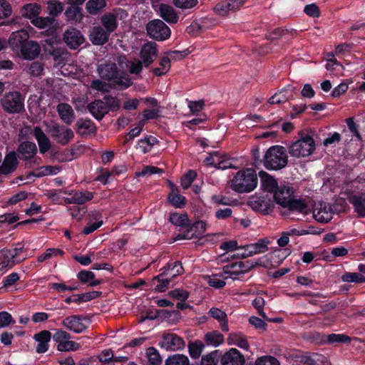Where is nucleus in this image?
I'll list each match as a JSON object with an SVG mask.
<instances>
[{"label":"nucleus","instance_id":"nucleus-63","mask_svg":"<svg viewBox=\"0 0 365 365\" xmlns=\"http://www.w3.org/2000/svg\"><path fill=\"white\" fill-rule=\"evenodd\" d=\"M255 365H280V364L274 356H263L256 360Z\"/></svg>","mask_w":365,"mask_h":365},{"label":"nucleus","instance_id":"nucleus-48","mask_svg":"<svg viewBox=\"0 0 365 365\" xmlns=\"http://www.w3.org/2000/svg\"><path fill=\"white\" fill-rule=\"evenodd\" d=\"M344 282L361 284L365 282V276L361 273L345 272L341 277Z\"/></svg>","mask_w":365,"mask_h":365},{"label":"nucleus","instance_id":"nucleus-51","mask_svg":"<svg viewBox=\"0 0 365 365\" xmlns=\"http://www.w3.org/2000/svg\"><path fill=\"white\" fill-rule=\"evenodd\" d=\"M148 359L147 365H161L162 359L158 351L153 346L149 347L146 352Z\"/></svg>","mask_w":365,"mask_h":365},{"label":"nucleus","instance_id":"nucleus-8","mask_svg":"<svg viewBox=\"0 0 365 365\" xmlns=\"http://www.w3.org/2000/svg\"><path fill=\"white\" fill-rule=\"evenodd\" d=\"M88 320L87 316L82 314H73L66 317L61 322V324L66 329L73 331L75 334H81L88 328V325L84 324L83 322Z\"/></svg>","mask_w":365,"mask_h":365},{"label":"nucleus","instance_id":"nucleus-16","mask_svg":"<svg viewBox=\"0 0 365 365\" xmlns=\"http://www.w3.org/2000/svg\"><path fill=\"white\" fill-rule=\"evenodd\" d=\"M40 51L41 47L38 42L29 39L16 54L24 59L34 60L38 56Z\"/></svg>","mask_w":365,"mask_h":365},{"label":"nucleus","instance_id":"nucleus-13","mask_svg":"<svg viewBox=\"0 0 365 365\" xmlns=\"http://www.w3.org/2000/svg\"><path fill=\"white\" fill-rule=\"evenodd\" d=\"M158 45L155 42L145 43L140 51V57L145 67L148 68L158 56Z\"/></svg>","mask_w":365,"mask_h":365},{"label":"nucleus","instance_id":"nucleus-42","mask_svg":"<svg viewBox=\"0 0 365 365\" xmlns=\"http://www.w3.org/2000/svg\"><path fill=\"white\" fill-rule=\"evenodd\" d=\"M207 345L218 346L224 341V336L217 331L207 332L204 337Z\"/></svg>","mask_w":365,"mask_h":365},{"label":"nucleus","instance_id":"nucleus-55","mask_svg":"<svg viewBox=\"0 0 365 365\" xmlns=\"http://www.w3.org/2000/svg\"><path fill=\"white\" fill-rule=\"evenodd\" d=\"M197 177L196 171L193 170H188L185 175H182L181 178V186L183 189H188L195 179Z\"/></svg>","mask_w":365,"mask_h":365},{"label":"nucleus","instance_id":"nucleus-14","mask_svg":"<svg viewBox=\"0 0 365 365\" xmlns=\"http://www.w3.org/2000/svg\"><path fill=\"white\" fill-rule=\"evenodd\" d=\"M16 153L20 160L28 161L36 156L38 148L35 143L26 140L19 143Z\"/></svg>","mask_w":365,"mask_h":365},{"label":"nucleus","instance_id":"nucleus-29","mask_svg":"<svg viewBox=\"0 0 365 365\" xmlns=\"http://www.w3.org/2000/svg\"><path fill=\"white\" fill-rule=\"evenodd\" d=\"M76 132L81 136L95 133L96 132V126L91 119L81 118L76 123Z\"/></svg>","mask_w":365,"mask_h":365},{"label":"nucleus","instance_id":"nucleus-19","mask_svg":"<svg viewBox=\"0 0 365 365\" xmlns=\"http://www.w3.org/2000/svg\"><path fill=\"white\" fill-rule=\"evenodd\" d=\"M19 165L16 153L11 151L7 153L1 165H0V175H9L15 171Z\"/></svg>","mask_w":365,"mask_h":365},{"label":"nucleus","instance_id":"nucleus-53","mask_svg":"<svg viewBox=\"0 0 365 365\" xmlns=\"http://www.w3.org/2000/svg\"><path fill=\"white\" fill-rule=\"evenodd\" d=\"M63 11V5L57 0H51L47 4V11L49 15L55 17Z\"/></svg>","mask_w":365,"mask_h":365},{"label":"nucleus","instance_id":"nucleus-20","mask_svg":"<svg viewBox=\"0 0 365 365\" xmlns=\"http://www.w3.org/2000/svg\"><path fill=\"white\" fill-rule=\"evenodd\" d=\"M87 109L97 120H102L108 113L107 105L103 99H96L91 102L88 104Z\"/></svg>","mask_w":365,"mask_h":365},{"label":"nucleus","instance_id":"nucleus-50","mask_svg":"<svg viewBox=\"0 0 365 365\" xmlns=\"http://www.w3.org/2000/svg\"><path fill=\"white\" fill-rule=\"evenodd\" d=\"M55 20L52 17H41L37 16L34 19H32L31 23L34 26L38 29H44L46 27L52 28L53 27V23Z\"/></svg>","mask_w":365,"mask_h":365},{"label":"nucleus","instance_id":"nucleus-52","mask_svg":"<svg viewBox=\"0 0 365 365\" xmlns=\"http://www.w3.org/2000/svg\"><path fill=\"white\" fill-rule=\"evenodd\" d=\"M327 341L328 344H347L351 341V338L348 335L343 334H330L327 336Z\"/></svg>","mask_w":365,"mask_h":365},{"label":"nucleus","instance_id":"nucleus-62","mask_svg":"<svg viewBox=\"0 0 365 365\" xmlns=\"http://www.w3.org/2000/svg\"><path fill=\"white\" fill-rule=\"evenodd\" d=\"M95 274L88 270H81L77 274V278L82 283V284H87L89 283L92 279H95Z\"/></svg>","mask_w":365,"mask_h":365},{"label":"nucleus","instance_id":"nucleus-6","mask_svg":"<svg viewBox=\"0 0 365 365\" xmlns=\"http://www.w3.org/2000/svg\"><path fill=\"white\" fill-rule=\"evenodd\" d=\"M257 266H262L259 260L257 262L247 260L232 263L223 268V274H225L223 275V277L225 279H227L229 277L233 279H238V276L243 275Z\"/></svg>","mask_w":365,"mask_h":365},{"label":"nucleus","instance_id":"nucleus-56","mask_svg":"<svg viewBox=\"0 0 365 365\" xmlns=\"http://www.w3.org/2000/svg\"><path fill=\"white\" fill-rule=\"evenodd\" d=\"M76 204L83 205L86 202L91 200L93 198V194L91 192H76L73 194Z\"/></svg>","mask_w":365,"mask_h":365},{"label":"nucleus","instance_id":"nucleus-59","mask_svg":"<svg viewBox=\"0 0 365 365\" xmlns=\"http://www.w3.org/2000/svg\"><path fill=\"white\" fill-rule=\"evenodd\" d=\"M189 292L181 289H175L168 292V296L181 302H185L189 297Z\"/></svg>","mask_w":365,"mask_h":365},{"label":"nucleus","instance_id":"nucleus-3","mask_svg":"<svg viewBox=\"0 0 365 365\" xmlns=\"http://www.w3.org/2000/svg\"><path fill=\"white\" fill-rule=\"evenodd\" d=\"M263 165L268 170H280L288 164L287 150L282 145L271 146L265 152Z\"/></svg>","mask_w":365,"mask_h":365},{"label":"nucleus","instance_id":"nucleus-5","mask_svg":"<svg viewBox=\"0 0 365 365\" xmlns=\"http://www.w3.org/2000/svg\"><path fill=\"white\" fill-rule=\"evenodd\" d=\"M0 103L3 110L9 114L20 113L24 110V98L19 91L6 93Z\"/></svg>","mask_w":365,"mask_h":365},{"label":"nucleus","instance_id":"nucleus-37","mask_svg":"<svg viewBox=\"0 0 365 365\" xmlns=\"http://www.w3.org/2000/svg\"><path fill=\"white\" fill-rule=\"evenodd\" d=\"M269 241L267 238H262L257 240V242L247 245V250H249L248 255H255L257 254L264 253L268 250V245Z\"/></svg>","mask_w":365,"mask_h":365},{"label":"nucleus","instance_id":"nucleus-17","mask_svg":"<svg viewBox=\"0 0 365 365\" xmlns=\"http://www.w3.org/2000/svg\"><path fill=\"white\" fill-rule=\"evenodd\" d=\"M244 356L235 348H231L224 354L221 352V365H244Z\"/></svg>","mask_w":365,"mask_h":365},{"label":"nucleus","instance_id":"nucleus-61","mask_svg":"<svg viewBox=\"0 0 365 365\" xmlns=\"http://www.w3.org/2000/svg\"><path fill=\"white\" fill-rule=\"evenodd\" d=\"M52 337L53 341L58 343V344H61L67 339H70L71 338V335L66 331L59 329L56 331Z\"/></svg>","mask_w":365,"mask_h":365},{"label":"nucleus","instance_id":"nucleus-46","mask_svg":"<svg viewBox=\"0 0 365 365\" xmlns=\"http://www.w3.org/2000/svg\"><path fill=\"white\" fill-rule=\"evenodd\" d=\"M160 68H154L152 72L155 76H161L165 74L170 68V60L168 56H163L159 62Z\"/></svg>","mask_w":365,"mask_h":365},{"label":"nucleus","instance_id":"nucleus-1","mask_svg":"<svg viewBox=\"0 0 365 365\" xmlns=\"http://www.w3.org/2000/svg\"><path fill=\"white\" fill-rule=\"evenodd\" d=\"M97 71L99 76L108 81L114 89L125 90L133 83L130 76L124 71L120 70L115 62L108 61L99 64Z\"/></svg>","mask_w":365,"mask_h":365},{"label":"nucleus","instance_id":"nucleus-18","mask_svg":"<svg viewBox=\"0 0 365 365\" xmlns=\"http://www.w3.org/2000/svg\"><path fill=\"white\" fill-rule=\"evenodd\" d=\"M110 36V34L101 26H96L90 31L89 39L93 45L102 46L108 41Z\"/></svg>","mask_w":365,"mask_h":365},{"label":"nucleus","instance_id":"nucleus-34","mask_svg":"<svg viewBox=\"0 0 365 365\" xmlns=\"http://www.w3.org/2000/svg\"><path fill=\"white\" fill-rule=\"evenodd\" d=\"M101 23L103 25L102 27L111 34L118 26L117 15L112 12L106 13L101 16Z\"/></svg>","mask_w":365,"mask_h":365},{"label":"nucleus","instance_id":"nucleus-35","mask_svg":"<svg viewBox=\"0 0 365 365\" xmlns=\"http://www.w3.org/2000/svg\"><path fill=\"white\" fill-rule=\"evenodd\" d=\"M41 11V6L36 3H29L24 5L20 9V14L31 21L38 16Z\"/></svg>","mask_w":365,"mask_h":365},{"label":"nucleus","instance_id":"nucleus-60","mask_svg":"<svg viewBox=\"0 0 365 365\" xmlns=\"http://www.w3.org/2000/svg\"><path fill=\"white\" fill-rule=\"evenodd\" d=\"M182 228L183 230H179V233H178L175 237V241L180 240H191L195 238L194 232H192V228L190 227V225L187 227Z\"/></svg>","mask_w":365,"mask_h":365},{"label":"nucleus","instance_id":"nucleus-43","mask_svg":"<svg viewBox=\"0 0 365 365\" xmlns=\"http://www.w3.org/2000/svg\"><path fill=\"white\" fill-rule=\"evenodd\" d=\"M171 279L167 275H162V272L153 278V283L156 284L155 290L158 292H163L168 287Z\"/></svg>","mask_w":365,"mask_h":365},{"label":"nucleus","instance_id":"nucleus-38","mask_svg":"<svg viewBox=\"0 0 365 365\" xmlns=\"http://www.w3.org/2000/svg\"><path fill=\"white\" fill-rule=\"evenodd\" d=\"M107 5L106 0H88L86 4V9L91 15H96Z\"/></svg>","mask_w":365,"mask_h":365},{"label":"nucleus","instance_id":"nucleus-64","mask_svg":"<svg viewBox=\"0 0 365 365\" xmlns=\"http://www.w3.org/2000/svg\"><path fill=\"white\" fill-rule=\"evenodd\" d=\"M322 356L317 353H310L302 356V361L306 365H317Z\"/></svg>","mask_w":365,"mask_h":365},{"label":"nucleus","instance_id":"nucleus-23","mask_svg":"<svg viewBox=\"0 0 365 365\" xmlns=\"http://www.w3.org/2000/svg\"><path fill=\"white\" fill-rule=\"evenodd\" d=\"M63 40L70 48L76 49L83 43L84 38L79 31L72 29L64 33Z\"/></svg>","mask_w":365,"mask_h":365},{"label":"nucleus","instance_id":"nucleus-15","mask_svg":"<svg viewBox=\"0 0 365 365\" xmlns=\"http://www.w3.org/2000/svg\"><path fill=\"white\" fill-rule=\"evenodd\" d=\"M161 347L166 350L176 351L185 348V342L184 339L173 333L165 334L163 336V341L160 342Z\"/></svg>","mask_w":365,"mask_h":365},{"label":"nucleus","instance_id":"nucleus-44","mask_svg":"<svg viewBox=\"0 0 365 365\" xmlns=\"http://www.w3.org/2000/svg\"><path fill=\"white\" fill-rule=\"evenodd\" d=\"M159 143V140L153 135H147L138 142V145L143 153H149L153 146Z\"/></svg>","mask_w":365,"mask_h":365},{"label":"nucleus","instance_id":"nucleus-12","mask_svg":"<svg viewBox=\"0 0 365 365\" xmlns=\"http://www.w3.org/2000/svg\"><path fill=\"white\" fill-rule=\"evenodd\" d=\"M29 39V34L25 29H20L12 32L8 39V46L16 53L20 49L24 48V46Z\"/></svg>","mask_w":365,"mask_h":365},{"label":"nucleus","instance_id":"nucleus-28","mask_svg":"<svg viewBox=\"0 0 365 365\" xmlns=\"http://www.w3.org/2000/svg\"><path fill=\"white\" fill-rule=\"evenodd\" d=\"M259 175L261 180L262 189L267 192L274 194L279 186L275 178L263 170L259 171Z\"/></svg>","mask_w":365,"mask_h":365},{"label":"nucleus","instance_id":"nucleus-2","mask_svg":"<svg viewBox=\"0 0 365 365\" xmlns=\"http://www.w3.org/2000/svg\"><path fill=\"white\" fill-rule=\"evenodd\" d=\"M258 182L256 171L252 168L239 170L231 180V189L238 193L250 192Z\"/></svg>","mask_w":365,"mask_h":365},{"label":"nucleus","instance_id":"nucleus-39","mask_svg":"<svg viewBox=\"0 0 365 365\" xmlns=\"http://www.w3.org/2000/svg\"><path fill=\"white\" fill-rule=\"evenodd\" d=\"M169 221L174 225L180 227H187L190 224V220L186 213L173 212L170 215Z\"/></svg>","mask_w":365,"mask_h":365},{"label":"nucleus","instance_id":"nucleus-26","mask_svg":"<svg viewBox=\"0 0 365 365\" xmlns=\"http://www.w3.org/2000/svg\"><path fill=\"white\" fill-rule=\"evenodd\" d=\"M348 200L352 205L354 212L359 217H365V192L359 194H351Z\"/></svg>","mask_w":365,"mask_h":365},{"label":"nucleus","instance_id":"nucleus-7","mask_svg":"<svg viewBox=\"0 0 365 365\" xmlns=\"http://www.w3.org/2000/svg\"><path fill=\"white\" fill-rule=\"evenodd\" d=\"M148 35L156 41H164L170 36L171 31L164 21L154 19L146 25Z\"/></svg>","mask_w":365,"mask_h":365},{"label":"nucleus","instance_id":"nucleus-41","mask_svg":"<svg viewBox=\"0 0 365 365\" xmlns=\"http://www.w3.org/2000/svg\"><path fill=\"white\" fill-rule=\"evenodd\" d=\"M41 170L38 173L30 172L27 175V178L30 179L31 176H34L36 178H41L45 175H56L61 170V167L59 166H51V165H46L40 168Z\"/></svg>","mask_w":365,"mask_h":365},{"label":"nucleus","instance_id":"nucleus-21","mask_svg":"<svg viewBox=\"0 0 365 365\" xmlns=\"http://www.w3.org/2000/svg\"><path fill=\"white\" fill-rule=\"evenodd\" d=\"M244 4V0H224L215 6V11L221 16L227 15L230 11L240 9Z\"/></svg>","mask_w":365,"mask_h":365},{"label":"nucleus","instance_id":"nucleus-10","mask_svg":"<svg viewBox=\"0 0 365 365\" xmlns=\"http://www.w3.org/2000/svg\"><path fill=\"white\" fill-rule=\"evenodd\" d=\"M249 204L252 210L263 215H269L274 208V201L267 195L264 196H252Z\"/></svg>","mask_w":365,"mask_h":365},{"label":"nucleus","instance_id":"nucleus-47","mask_svg":"<svg viewBox=\"0 0 365 365\" xmlns=\"http://www.w3.org/2000/svg\"><path fill=\"white\" fill-rule=\"evenodd\" d=\"M219 361H221L220 350H215L207 355L202 356L201 359L202 365H217Z\"/></svg>","mask_w":365,"mask_h":365},{"label":"nucleus","instance_id":"nucleus-33","mask_svg":"<svg viewBox=\"0 0 365 365\" xmlns=\"http://www.w3.org/2000/svg\"><path fill=\"white\" fill-rule=\"evenodd\" d=\"M159 13L160 17L168 23L175 24L178 22L179 17L171 6L161 4L159 6Z\"/></svg>","mask_w":365,"mask_h":365},{"label":"nucleus","instance_id":"nucleus-36","mask_svg":"<svg viewBox=\"0 0 365 365\" xmlns=\"http://www.w3.org/2000/svg\"><path fill=\"white\" fill-rule=\"evenodd\" d=\"M297 31L295 29H284L282 28H277L271 33L266 34V38L269 41H274L279 37H284L285 40L289 41L290 38L295 37Z\"/></svg>","mask_w":365,"mask_h":365},{"label":"nucleus","instance_id":"nucleus-31","mask_svg":"<svg viewBox=\"0 0 365 365\" xmlns=\"http://www.w3.org/2000/svg\"><path fill=\"white\" fill-rule=\"evenodd\" d=\"M294 87L291 85H288L287 87L283 88L279 93H276L274 95L269 98L268 102L270 104H281L287 101L290 98H292V91Z\"/></svg>","mask_w":365,"mask_h":365},{"label":"nucleus","instance_id":"nucleus-27","mask_svg":"<svg viewBox=\"0 0 365 365\" xmlns=\"http://www.w3.org/2000/svg\"><path fill=\"white\" fill-rule=\"evenodd\" d=\"M34 339L38 342L36 347V351L38 354H43L48 350V343L51 339V334L49 331H41L40 332L34 334Z\"/></svg>","mask_w":365,"mask_h":365},{"label":"nucleus","instance_id":"nucleus-32","mask_svg":"<svg viewBox=\"0 0 365 365\" xmlns=\"http://www.w3.org/2000/svg\"><path fill=\"white\" fill-rule=\"evenodd\" d=\"M57 110L61 119L66 124L71 125L75 118L72 107L68 103H61L57 106Z\"/></svg>","mask_w":365,"mask_h":365},{"label":"nucleus","instance_id":"nucleus-25","mask_svg":"<svg viewBox=\"0 0 365 365\" xmlns=\"http://www.w3.org/2000/svg\"><path fill=\"white\" fill-rule=\"evenodd\" d=\"M32 135L37 140L40 153L45 154L51 149V143L41 127H34Z\"/></svg>","mask_w":365,"mask_h":365},{"label":"nucleus","instance_id":"nucleus-9","mask_svg":"<svg viewBox=\"0 0 365 365\" xmlns=\"http://www.w3.org/2000/svg\"><path fill=\"white\" fill-rule=\"evenodd\" d=\"M282 207L286 209L282 212L283 215H288L291 213H299L306 215H308L310 211L306 200L303 198H296L294 195L287 202H284Z\"/></svg>","mask_w":365,"mask_h":365},{"label":"nucleus","instance_id":"nucleus-49","mask_svg":"<svg viewBox=\"0 0 365 365\" xmlns=\"http://www.w3.org/2000/svg\"><path fill=\"white\" fill-rule=\"evenodd\" d=\"M205 344L200 340L195 341L194 342H190L188 344L189 354L191 358L197 359L200 356Z\"/></svg>","mask_w":365,"mask_h":365},{"label":"nucleus","instance_id":"nucleus-58","mask_svg":"<svg viewBox=\"0 0 365 365\" xmlns=\"http://www.w3.org/2000/svg\"><path fill=\"white\" fill-rule=\"evenodd\" d=\"M80 347L81 345L78 343L67 339L63 343L58 344L57 349L59 351H77Z\"/></svg>","mask_w":365,"mask_h":365},{"label":"nucleus","instance_id":"nucleus-24","mask_svg":"<svg viewBox=\"0 0 365 365\" xmlns=\"http://www.w3.org/2000/svg\"><path fill=\"white\" fill-rule=\"evenodd\" d=\"M294 195V188L288 185H280L273 194L274 202L279 205H284L289 198Z\"/></svg>","mask_w":365,"mask_h":365},{"label":"nucleus","instance_id":"nucleus-57","mask_svg":"<svg viewBox=\"0 0 365 365\" xmlns=\"http://www.w3.org/2000/svg\"><path fill=\"white\" fill-rule=\"evenodd\" d=\"M103 101L106 103L108 112L110 110H118L120 107V101L116 97L106 95L103 98Z\"/></svg>","mask_w":365,"mask_h":365},{"label":"nucleus","instance_id":"nucleus-22","mask_svg":"<svg viewBox=\"0 0 365 365\" xmlns=\"http://www.w3.org/2000/svg\"><path fill=\"white\" fill-rule=\"evenodd\" d=\"M168 184L171 189L170 192L168 195L169 203L175 208H183L186 205L185 197L179 193L178 187L173 182L168 181Z\"/></svg>","mask_w":365,"mask_h":365},{"label":"nucleus","instance_id":"nucleus-4","mask_svg":"<svg viewBox=\"0 0 365 365\" xmlns=\"http://www.w3.org/2000/svg\"><path fill=\"white\" fill-rule=\"evenodd\" d=\"M315 142L309 134L302 133L300 138L294 142L289 147V153L296 158L307 157L315 150Z\"/></svg>","mask_w":365,"mask_h":365},{"label":"nucleus","instance_id":"nucleus-11","mask_svg":"<svg viewBox=\"0 0 365 365\" xmlns=\"http://www.w3.org/2000/svg\"><path fill=\"white\" fill-rule=\"evenodd\" d=\"M51 135L57 143L66 145L74 138V133L63 125L55 124L51 128Z\"/></svg>","mask_w":365,"mask_h":365},{"label":"nucleus","instance_id":"nucleus-45","mask_svg":"<svg viewBox=\"0 0 365 365\" xmlns=\"http://www.w3.org/2000/svg\"><path fill=\"white\" fill-rule=\"evenodd\" d=\"M165 365H190L187 356L180 354L170 355L165 360Z\"/></svg>","mask_w":365,"mask_h":365},{"label":"nucleus","instance_id":"nucleus-30","mask_svg":"<svg viewBox=\"0 0 365 365\" xmlns=\"http://www.w3.org/2000/svg\"><path fill=\"white\" fill-rule=\"evenodd\" d=\"M160 270L162 271V275H167L171 279L184 272L183 267L180 261H170Z\"/></svg>","mask_w":365,"mask_h":365},{"label":"nucleus","instance_id":"nucleus-54","mask_svg":"<svg viewBox=\"0 0 365 365\" xmlns=\"http://www.w3.org/2000/svg\"><path fill=\"white\" fill-rule=\"evenodd\" d=\"M190 227L195 234V238L200 239L206 231L207 225L204 221L198 220L193 224L190 222Z\"/></svg>","mask_w":365,"mask_h":365},{"label":"nucleus","instance_id":"nucleus-40","mask_svg":"<svg viewBox=\"0 0 365 365\" xmlns=\"http://www.w3.org/2000/svg\"><path fill=\"white\" fill-rule=\"evenodd\" d=\"M64 14L68 21L71 20H81L83 17L82 14V8L76 5L68 4Z\"/></svg>","mask_w":365,"mask_h":365}]
</instances>
